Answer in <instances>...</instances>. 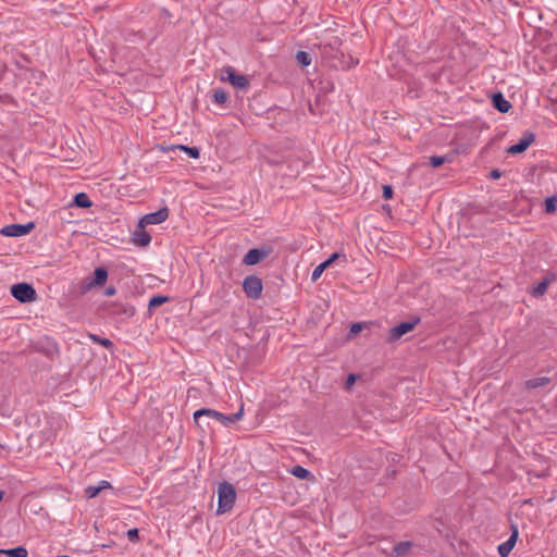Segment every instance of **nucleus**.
Masks as SVG:
<instances>
[{
    "instance_id": "2eb2a0df",
    "label": "nucleus",
    "mask_w": 557,
    "mask_h": 557,
    "mask_svg": "<svg viewBox=\"0 0 557 557\" xmlns=\"http://www.w3.org/2000/svg\"><path fill=\"white\" fill-rule=\"evenodd\" d=\"M550 382H552V379L547 377V376L534 377V379L527 380L524 382V388L528 391H531V389H535L539 387H544V386L548 385Z\"/></svg>"
},
{
    "instance_id": "9b49d317",
    "label": "nucleus",
    "mask_w": 557,
    "mask_h": 557,
    "mask_svg": "<svg viewBox=\"0 0 557 557\" xmlns=\"http://www.w3.org/2000/svg\"><path fill=\"white\" fill-rule=\"evenodd\" d=\"M107 281H88L81 284L77 289L73 288L71 292L76 293L77 296L85 295L91 290H100L104 287Z\"/></svg>"
},
{
    "instance_id": "f3484780",
    "label": "nucleus",
    "mask_w": 557,
    "mask_h": 557,
    "mask_svg": "<svg viewBox=\"0 0 557 557\" xmlns=\"http://www.w3.org/2000/svg\"><path fill=\"white\" fill-rule=\"evenodd\" d=\"M170 300L169 296L156 295L149 299L148 302V314L151 315L153 310Z\"/></svg>"
},
{
    "instance_id": "7c9ffc66",
    "label": "nucleus",
    "mask_w": 557,
    "mask_h": 557,
    "mask_svg": "<svg viewBox=\"0 0 557 557\" xmlns=\"http://www.w3.org/2000/svg\"><path fill=\"white\" fill-rule=\"evenodd\" d=\"M445 162L443 157L433 156L430 158V163L433 168H438Z\"/></svg>"
},
{
    "instance_id": "aec40b11",
    "label": "nucleus",
    "mask_w": 557,
    "mask_h": 557,
    "mask_svg": "<svg viewBox=\"0 0 557 557\" xmlns=\"http://www.w3.org/2000/svg\"><path fill=\"white\" fill-rule=\"evenodd\" d=\"M8 557H27V549L24 546H17L10 549L1 550Z\"/></svg>"
},
{
    "instance_id": "412c9836",
    "label": "nucleus",
    "mask_w": 557,
    "mask_h": 557,
    "mask_svg": "<svg viewBox=\"0 0 557 557\" xmlns=\"http://www.w3.org/2000/svg\"><path fill=\"white\" fill-rule=\"evenodd\" d=\"M550 282H552V281H541V282L539 283V285H537L536 287L532 288V290H531L530 293H531V294H532V296H534V297H541V296H543V295L546 293V290H547V288H548V286H549Z\"/></svg>"
},
{
    "instance_id": "7ed1b4c3",
    "label": "nucleus",
    "mask_w": 557,
    "mask_h": 557,
    "mask_svg": "<svg viewBox=\"0 0 557 557\" xmlns=\"http://www.w3.org/2000/svg\"><path fill=\"white\" fill-rule=\"evenodd\" d=\"M10 292L11 295L21 304H29L37 299L35 288L26 282H20L12 285Z\"/></svg>"
},
{
    "instance_id": "4468645a",
    "label": "nucleus",
    "mask_w": 557,
    "mask_h": 557,
    "mask_svg": "<svg viewBox=\"0 0 557 557\" xmlns=\"http://www.w3.org/2000/svg\"><path fill=\"white\" fill-rule=\"evenodd\" d=\"M534 136L532 134L524 136L519 140L518 144L512 145L508 148V152L511 154H518L525 151L529 146L533 143Z\"/></svg>"
},
{
    "instance_id": "0eeeda50",
    "label": "nucleus",
    "mask_w": 557,
    "mask_h": 557,
    "mask_svg": "<svg viewBox=\"0 0 557 557\" xmlns=\"http://www.w3.org/2000/svg\"><path fill=\"white\" fill-rule=\"evenodd\" d=\"M420 321L419 318L414 319L413 321H404L399 324L392 327L388 332V342H395L401 338L405 334L411 332L417 323Z\"/></svg>"
},
{
    "instance_id": "473e14b6",
    "label": "nucleus",
    "mask_w": 557,
    "mask_h": 557,
    "mask_svg": "<svg viewBox=\"0 0 557 557\" xmlns=\"http://www.w3.org/2000/svg\"><path fill=\"white\" fill-rule=\"evenodd\" d=\"M108 272L104 268H97L95 270V278H107Z\"/></svg>"
},
{
    "instance_id": "f03ea898",
    "label": "nucleus",
    "mask_w": 557,
    "mask_h": 557,
    "mask_svg": "<svg viewBox=\"0 0 557 557\" xmlns=\"http://www.w3.org/2000/svg\"><path fill=\"white\" fill-rule=\"evenodd\" d=\"M236 500V490L233 484L224 481L218 487V509L216 513L222 515L230 511Z\"/></svg>"
},
{
    "instance_id": "f704fd0d",
    "label": "nucleus",
    "mask_w": 557,
    "mask_h": 557,
    "mask_svg": "<svg viewBox=\"0 0 557 557\" xmlns=\"http://www.w3.org/2000/svg\"><path fill=\"white\" fill-rule=\"evenodd\" d=\"M116 293L115 287L108 286L103 289V295L106 296H113Z\"/></svg>"
},
{
    "instance_id": "9d476101",
    "label": "nucleus",
    "mask_w": 557,
    "mask_h": 557,
    "mask_svg": "<svg viewBox=\"0 0 557 557\" xmlns=\"http://www.w3.org/2000/svg\"><path fill=\"white\" fill-rule=\"evenodd\" d=\"M243 289L249 298L257 299L262 292V281H243Z\"/></svg>"
},
{
    "instance_id": "a211bd4d",
    "label": "nucleus",
    "mask_w": 557,
    "mask_h": 557,
    "mask_svg": "<svg viewBox=\"0 0 557 557\" xmlns=\"http://www.w3.org/2000/svg\"><path fill=\"white\" fill-rule=\"evenodd\" d=\"M412 546L413 543L411 541H403L394 545L393 553L397 557H403L410 550Z\"/></svg>"
},
{
    "instance_id": "cd10ccee",
    "label": "nucleus",
    "mask_w": 557,
    "mask_h": 557,
    "mask_svg": "<svg viewBox=\"0 0 557 557\" xmlns=\"http://www.w3.org/2000/svg\"><path fill=\"white\" fill-rule=\"evenodd\" d=\"M359 377H360L359 375L354 374V373L348 374L346 382H345V388L350 389Z\"/></svg>"
},
{
    "instance_id": "58836bf2",
    "label": "nucleus",
    "mask_w": 557,
    "mask_h": 557,
    "mask_svg": "<svg viewBox=\"0 0 557 557\" xmlns=\"http://www.w3.org/2000/svg\"><path fill=\"white\" fill-rule=\"evenodd\" d=\"M201 423H202L203 428H205V426H209V423L205 424V423H206V420H202V421H201Z\"/></svg>"
},
{
    "instance_id": "4c0bfd02",
    "label": "nucleus",
    "mask_w": 557,
    "mask_h": 557,
    "mask_svg": "<svg viewBox=\"0 0 557 557\" xmlns=\"http://www.w3.org/2000/svg\"><path fill=\"white\" fill-rule=\"evenodd\" d=\"M3 496H4V492L0 491V502L3 499Z\"/></svg>"
},
{
    "instance_id": "6e6552de",
    "label": "nucleus",
    "mask_w": 557,
    "mask_h": 557,
    "mask_svg": "<svg viewBox=\"0 0 557 557\" xmlns=\"http://www.w3.org/2000/svg\"><path fill=\"white\" fill-rule=\"evenodd\" d=\"M168 218H169V210L166 208H162L156 212L145 214L139 220L138 223H139L140 227H146L148 225L160 224V223L164 222Z\"/></svg>"
},
{
    "instance_id": "39448f33",
    "label": "nucleus",
    "mask_w": 557,
    "mask_h": 557,
    "mask_svg": "<svg viewBox=\"0 0 557 557\" xmlns=\"http://www.w3.org/2000/svg\"><path fill=\"white\" fill-rule=\"evenodd\" d=\"M220 79L222 82H230L237 89H245L248 86L246 76L236 74L231 66L221 70Z\"/></svg>"
},
{
    "instance_id": "e433bc0d",
    "label": "nucleus",
    "mask_w": 557,
    "mask_h": 557,
    "mask_svg": "<svg viewBox=\"0 0 557 557\" xmlns=\"http://www.w3.org/2000/svg\"><path fill=\"white\" fill-rule=\"evenodd\" d=\"M491 176L492 178L497 180L500 177V172L498 170H494L491 172Z\"/></svg>"
},
{
    "instance_id": "f257e3e1",
    "label": "nucleus",
    "mask_w": 557,
    "mask_h": 557,
    "mask_svg": "<svg viewBox=\"0 0 557 557\" xmlns=\"http://www.w3.org/2000/svg\"><path fill=\"white\" fill-rule=\"evenodd\" d=\"M243 414H244L243 406L240 407V409L237 412L232 413V414H224L220 411H216V410L210 409V408H200L194 412V421L201 429H203V425L201 423V419L203 417L213 419V420L220 422L224 426H230L231 424L240 420L243 418Z\"/></svg>"
},
{
    "instance_id": "b1692460",
    "label": "nucleus",
    "mask_w": 557,
    "mask_h": 557,
    "mask_svg": "<svg viewBox=\"0 0 557 557\" xmlns=\"http://www.w3.org/2000/svg\"><path fill=\"white\" fill-rule=\"evenodd\" d=\"M90 338L92 339V342L100 344L101 346L106 347L107 349H112L114 346L112 341H110L109 338L100 337V336L94 335V334L90 335Z\"/></svg>"
},
{
    "instance_id": "1a4fd4ad",
    "label": "nucleus",
    "mask_w": 557,
    "mask_h": 557,
    "mask_svg": "<svg viewBox=\"0 0 557 557\" xmlns=\"http://www.w3.org/2000/svg\"><path fill=\"white\" fill-rule=\"evenodd\" d=\"M518 536H519L518 528H517V525H512L511 534H510L509 539L506 542L498 545V547H497V550H498V554L500 557H507L510 554V552L513 549V547L517 543Z\"/></svg>"
},
{
    "instance_id": "4be33fe9",
    "label": "nucleus",
    "mask_w": 557,
    "mask_h": 557,
    "mask_svg": "<svg viewBox=\"0 0 557 557\" xmlns=\"http://www.w3.org/2000/svg\"><path fill=\"white\" fill-rule=\"evenodd\" d=\"M74 202L77 207L81 208H89L91 206V201L89 197L85 193H79L74 197Z\"/></svg>"
},
{
    "instance_id": "20e7f679",
    "label": "nucleus",
    "mask_w": 557,
    "mask_h": 557,
    "mask_svg": "<svg viewBox=\"0 0 557 557\" xmlns=\"http://www.w3.org/2000/svg\"><path fill=\"white\" fill-rule=\"evenodd\" d=\"M272 252L270 246L263 245L258 248L250 249L243 258L245 265H256L267 259Z\"/></svg>"
},
{
    "instance_id": "bb28decb",
    "label": "nucleus",
    "mask_w": 557,
    "mask_h": 557,
    "mask_svg": "<svg viewBox=\"0 0 557 557\" xmlns=\"http://www.w3.org/2000/svg\"><path fill=\"white\" fill-rule=\"evenodd\" d=\"M213 98L216 103H224L227 100V95L224 90L219 89L214 91Z\"/></svg>"
},
{
    "instance_id": "c9c22d12",
    "label": "nucleus",
    "mask_w": 557,
    "mask_h": 557,
    "mask_svg": "<svg viewBox=\"0 0 557 557\" xmlns=\"http://www.w3.org/2000/svg\"><path fill=\"white\" fill-rule=\"evenodd\" d=\"M97 487H101V491L102 490H107V488H111V484L110 482L106 481V480H102L98 483V485H96Z\"/></svg>"
},
{
    "instance_id": "c85d7f7f",
    "label": "nucleus",
    "mask_w": 557,
    "mask_h": 557,
    "mask_svg": "<svg viewBox=\"0 0 557 557\" xmlns=\"http://www.w3.org/2000/svg\"><path fill=\"white\" fill-rule=\"evenodd\" d=\"M556 210V202L554 198H547L545 200V211L552 213Z\"/></svg>"
},
{
    "instance_id": "423d86ee",
    "label": "nucleus",
    "mask_w": 557,
    "mask_h": 557,
    "mask_svg": "<svg viewBox=\"0 0 557 557\" xmlns=\"http://www.w3.org/2000/svg\"><path fill=\"white\" fill-rule=\"evenodd\" d=\"M35 227L34 222L26 224H10L0 230V234L8 237H22L30 233Z\"/></svg>"
},
{
    "instance_id": "c756f323",
    "label": "nucleus",
    "mask_w": 557,
    "mask_h": 557,
    "mask_svg": "<svg viewBox=\"0 0 557 557\" xmlns=\"http://www.w3.org/2000/svg\"><path fill=\"white\" fill-rule=\"evenodd\" d=\"M127 539L131 542H133V543L137 542L139 540V531H138V529H136V528L129 529L127 531Z\"/></svg>"
},
{
    "instance_id": "f8f14e48",
    "label": "nucleus",
    "mask_w": 557,
    "mask_h": 557,
    "mask_svg": "<svg viewBox=\"0 0 557 557\" xmlns=\"http://www.w3.org/2000/svg\"><path fill=\"white\" fill-rule=\"evenodd\" d=\"M338 260H342L343 262H345V257L341 256L337 252L333 253L330 258H327L325 261H323L318 267H315V269L312 272L311 278H319L325 269L330 268L335 261H338Z\"/></svg>"
},
{
    "instance_id": "5701e85b",
    "label": "nucleus",
    "mask_w": 557,
    "mask_h": 557,
    "mask_svg": "<svg viewBox=\"0 0 557 557\" xmlns=\"http://www.w3.org/2000/svg\"><path fill=\"white\" fill-rule=\"evenodd\" d=\"M172 148L185 151L193 159L199 158V154H200L199 149L197 147H188V146H184V145H177V146H173Z\"/></svg>"
},
{
    "instance_id": "dca6fc26",
    "label": "nucleus",
    "mask_w": 557,
    "mask_h": 557,
    "mask_svg": "<svg viewBox=\"0 0 557 557\" xmlns=\"http://www.w3.org/2000/svg\"><path fill=\"white\" fill-rule=\"evenodd\" d=\"M493 104L502 113L508 112L511 108L510 102L506 100L502 94H495L493 96Z\"/></svg>"
},
{
    "instance_id": "2f4dec72",
    "label": "nucleus",
    "mask_w": 557,
    "mask_h": 557,
    "mask_svg": "<svg viewBox=\"0 0 557 557\" xmlns=\"http://www.w3.org/2000/svg\"><path fill=\"white\" fill-rule=\"evenodd\" d=\"M363 329V323H360V322H356V323H352L351 326H350V335L354 336V335H357L358 333H360Z\"/></svg>"
},
{
    "instance_id": "393cba45",
    "label": "nucleus",
    "mask_w": 557,
    "mask_h": 557,
    "mask_svg": "<svg viewBox=\"0 0 557 557\" xmlns=\"http://www.w3.org/2000/svg\"><path fill=\"white\" fill-rule=\"evenodd\" d=\"M296 60L304 66H307L311 63L310 55L305 51H298L296 54Z\"/></svg>"
},
{
    "instance_id": "a878e982",
    "label": "nucleus",
    "mask_w": 557,
    "mask_h": 557,
    "mask_svg": "<svg viewBox=\"0 0 557 557\" xmlns=\"http://www.w3.org/2000/svg\"><path fill=\"white\" fill-rule=\"evenodd\" d=\"M101 492V487H97L96 485H89L85 488V496L87 498H94L98 496Z\"/></svg>"
},
{
    "instance_id": "ddd939ff",
    "label": "nucleus",
    "mask_w": 557,
    "mask_h": 557,
    "mask_svg": "<svg viewBox=\"0 0 557 557\" xmlns=\"http://www.w3.org/2000/svg\"><path fill=\"white\" fill-rule=\"evenodd\" d=\"M132 240L134 244L146 247L151 242V236L145 231V227H140L139 225L133 232Z\"/></svg>"
},
{
    "instance_id": "6ab92c4d",
    "label": "nucleus",
    "mask_w": 557,
    "mask_h": 557,
    "mask_svg": "<svg viewBox=\"0 0 557 557\" xmlns=\"http://www.w3.org/2000/svg\"><path fill=\"white\" fill-rule=\"evenodd\" d=\"M290 473L300 480H308V479L312 478V473L308 469H306L301 466L293 467L290 470Z\"/></svg>"
},
{
    "instance_id": "72a5a7b5",
    "label": "nucleus",
    "mask_w": 557,
    "mask_h": 557,
    "mask_svg": "<svg viewBox=\"0 0 557 557\" xmlns=\"http://www.w3.org/2000/svg\"><path fill=\"white\" fill-rule=\"evenodd\" d=\"M392 196H393V189H392V187H391V186H388V185H385V186L383 187V197H384L385 199H389V198H392Z\"/></svg>"
},
{
    "instance_id": "ea45409f",
    "label": "nucleus",
    "mask_w": 557,
    "mask_h": 557,
    "mask_svg": "<svg viewBox=\"0 0 557 557\" xmlns=\"http://www.w3.org/2000/svg\"><path fill=\"white\" fill-rule=\"evenodd\" d=\"M543 478H546L548 473L546 471L542 472Z\"/></svg>"
}]
</instances>
